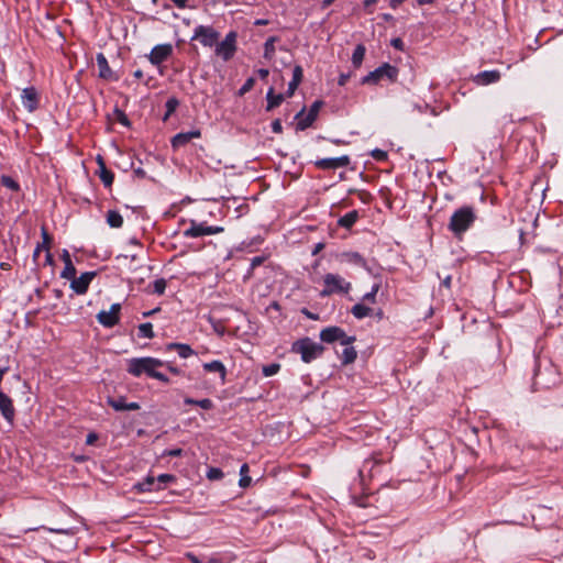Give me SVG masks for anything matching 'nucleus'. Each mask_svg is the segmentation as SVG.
Returning <instances> with one entry per match:
<instances>
[{"instance_id":"nucleus-2","label":"nucleus","mask_w":563,"mask_h":563,"mask_svg":"<svg viewBox=\"0 0 563 563\" xmlns=\"http://www.w3.org/2000/svg\"><path fill=\"white\" fill-rule=\"evenodd\" d=\"M165 366V362L155 357H133L128 361L126 372L134 376L140 377L146 375L154 378V375L158 372V368Z\"/></svg>"},{"instance_id":"nucleus-30","label":"nucleus","mask_w":563,"mask_h":563,"mask_svg":"<svg viewBox=\"0 0 563 563\" xmlns=\"http://www.w3.org/2000/svg\"><path fill=\"white\" fill-rule=\"evenodd\" d=\"M266 99H267V108H266V110L271 111L272 109L278 107L283 102L284 95L283 93H275L274 92V88H269L268 91H267V95H266Z\"/></svg>"},{"instance_id":"nucleus-49","label":"nucleus","mask_w":563,"mask_h":563,"mask_svg":"<svg viewBox=\"0 0 563 563\" xmlns=\"http://www.w3.org/2000/svg\"><path fill=\"white\" fill-rule=\"evenodd\" d=\"M115 114H117V120L124 126H129L130 125V121L126 117V114L121 111V110H115Z\"/></svg>"},{"instance_id":"nucleus-26","label":"nucleus","mask_w":563,"mask_h":563,"mask_svg":"<svg viewBox=\"0 0 563 563\" xmlns=\"http://www.w3.org/2000/svg\"><path fill=\"white\" fill-rule=\"evenodd\" d=\"M302 77H303V71H302L301 66H299V65L295 66L292 69V79L288 84V89H287V93H286L288 97H291L294 95L297 87L301 82Z\"/></svg>"},{"instance_id":"nucleus-60","label":"nucleus","mask_w":563,"mask_h":563,"mask_svg":"<svg viewBox=\"0 0 563 563\" xmlns=\"http://www.w3.org/2000/svg\"><path fill=\"white\" fill-rule=\"evenodd\" d=\"M177 8L184 9L187 5V0H170Z\"/></svg>"},{"instance_id":"nucleus-51","label":"nucleus","mask_w":563,"mask_h":563,"mask_svg":"<svg viewBox=\"0 0 563 563\" xmlns=\"http://www.w3.org/2000/svg\"><path fill=\"white\" fill-rule=\"evenodd\" d=\"M272 131L274 133H282L283 132V125L279 119H276L272 122Z\"/></svg>"},{"instance_id":"nucleus-42","label":"nucleus","mask_w":563,"mask_h":563,"mask_svg":"<svg viewBox=\"0 0 563 563\" xmlns=\"http://www.w3.org/2000/svg\"><path fill=\"white\" fill-rule=\"evenodd\" d=\"M255 84V79L250 77L245 80V82L243 84V86L239 89V96H243L245 95L246 92H249L253 86Z\"/></svg>"},{"instance_id":"nucleus-29","label":"nucleus","mask_w":563,"mask_h":563,"mask_svg":"<svg viewBox=\"0 0 563 563\" xmlns=\"http://www.w3.org/2000/svg\"><path fill=\"white\" fill-rule=\"evenodd\" d=\"M167 350L168 351H173V350L177 351L178 355L181 358H187L195 354L194 350L188 344H184V343H169L167 345Z\"/></svg>"},{"instance_id":"nucleus-7","label":"nucleus","mask_w":563,"mask_h":563,"mask_svg":"<svg viewBox=\"0 0 563 563\" xmlns=\"http://www.w3.org/2000/svg\"><path fill=\"white\" fill-rule=\"evenodd\" d=\"M219 37L220 33L212 26L197 25L191 40L199 41L206 47H212L218 43Z\"/></svg>"},{"instance_id":"nucleus-35","label":"nucleus","mask_w":563,"mask_h":563,"mask_svg":"<svg viewBox=\"0 0 563 563\" xmlns=\"http://www.w3.org/2000/svg\"><path fill=\"white\" fill-rule=\"evenodd\" d=\"M178 106H179V101L177 98H175V97L168 98L165 103L166 112L163 117V121H167L169 119V117L176 111Z\"/></svg>"},{"instance_id":"nucleus-46","label":"nucleus","mask_w":563,"mask_h":563,"mask_svg":"<svg viewBox=\"0 0 563 563\" xmlns=\"http://www.w3.org/2000/svg\"><path fill=\"white\" fill-rule=\"evenodd\" d=\"M207 477L209 479H221L223 477V472L220 468L211 467L207 473Z\"/></svg>"},{"instance_id":"nucleus-13","label":"nucleus","mask_w":563,"mask_h":563,"mask_svg":"<svg viewBox=\"0 0 563 563\" xmlns=\"http://www.w3.org/2000/svg\"><path fill=\"white\" fill-rule=\"evenodd\" d=\"M350 162L351 159L347 155H342L340 157L318 159L316 161L314 165L320 169L330 170L346 167Z\"/></svg>"},{"instance_id":"nucleus-38","label":"nucleus","mask_w":563,"mask_h":563,"mask_svg":"<svg viewBox=\"0 0 563 563\" xmlns=\"http://www.w3.org/2000/svg\"><path fill=\"white\" fill-rule=\"evenodd\" d=\"M1 185L5 188H9L12 191H19L20 185L18 181H15L12 177L8 175H2L0 178Z\"/></svg>"},{"instance_id":"nucleus-11","label":"nucleus","mask_w":563,"mask_h":563,"mask_svg":"<svg viewBox=\"0 0 563 563\" xmlns=\"http://www.w3.org/2000/svg\"><path fill=\"white\" fill-rule=\"evenodd\" d=\"M172 54H173L172 44H159L152 48V51L148 55V59L153 65L158 66L163 62L168 59Z\"/></svg>"},{"instance_id":"nucleus-43","label":"nucleus","mask_w":563,"mask_h":563,"mask_svg":"<svg viewBox=\"0 0 563 563\" xmlns=\"http://www.w3.org/2000/svg\"><path fill=\"white\" fill-rule=\"evenodd\" d=\"M280 368L279 364H269L263 367V374L268 377L275 375Z\"/></svg>"},{"instance_id":"nucleus-40","label":"nucleus","mask_w":563,"mask_h":563,"mask_svg":"<svg viewBox=\"0 0 563 563\" xmlns=\"http://www.w3.org/2000/svg\"><path fill=\"white\" fill-rule=\"evenodd\" d=\"M152 287L154 294L163 295L166 289V280L164 278H158L154 280Z\"/></svg>"},{"instance_id":"nucleus-61","label":"nucleus","mask_w":563,"mask_h":563,"mask_svg":"<svg viewBox=\"0 0 563 563\" xmlns=\"http://www.w3.org/2000/svg\"><path fill=\"white\" fill-rule=\"evenodd\" d=\"M451 280H452V277L450 275H448L446 277L443 278L442 280V286H444L445 288H451Z\"/></svg>"},{"instance_id":"nucleus-19","label":"nucleus","mask_w":563,"mask_h":563,"mask_svg":"<svg viewBox=\"0 0 563 563\" xmlns=\"http://www.w3.org/2000/svg\"><path fill=\"white\" fill-rule=\"evenodd\" d=\"M379 465H380L379 459H377L375 456L366 459L358 470V475H360L361 479L364 481L365 478L373 477L374 470L377 468Z\"/></svg>"},{"instance_id":"nucleus-25","label":"nucleus","mask_w":563,"mask_h":563,"mask_svg":"<svg viewBox=\"0 0 563 563\" xmlns=\"http://www.w3.org/2000/svg\"><path fill=\"white\" fill-rule=\"evenodd\" d=\"M202 367L208 373H218L220 375L221 382H225L227 368L222 362L214 360L212 362L205 363Z\"/></svg>"},{"instance_id":"nucleus-8","label":"nucleus","mask_w":563,"mask_h":563,"mask_svg":"<svg viewBox=\"0 0 563 563\" xmlns=\"http://www.w3.org/2000/svg\"><path fill=\"white\" fill-rule=\"evenodd\" d=\"M236 51V33L229 32L224 40L216 45V54L224 62L230 60Z\"/></svg>"},{"instance_id":"nucleus-28","label":"nucleus","mask_w":563,"mask_h":563,"mask_svg":"<svg viewBox=\"0 0 563 563\" xmlns=\"http://www.w3.org/2000/svg\"><path fill=\"white\" fill-rule=\"evenodd\" d=\"M358 218H360L358 211L352 210V211L347 212L346 214H344L343 217H341L338 220V224L341 228L351 229L356 223Z\"/></svg>"},{"instance_id":"nucleus-57","label":"nucleus","mask_w":563,"mask_h":563,"mask_svg":"<svg viewBox=\"0 0 563 563\" xmlns=\"http://www.w3.org/2000/svg\"><path fill=\"white\" fill-rule=\"evenodd\" d=\"M62 261L64 262V264L73 263L71 258H70V254H69V252L67 250H63Z\"/></svg>"},{"instance_id":"nucleus-32","label":"nucleus","mask_w":563,"mask_h":563,"mask_svg":"<svg viewBox=\"0 0 563 563\" xmlns=\"http://www.w3.org/2000/svg\"><path fill=\"white\" fill-rule=\"evenodd\" d=\"M372 312H373V309L365 306L364 303H356L351 309V313L358 320L371 316Z\"/></svg>"},{"instance_id":"nucleus-33","label":"nucleus","mask_w":563,"mask_h":563,"mask_svg":"<svg viewBox=\"0 0 563 563\" xmlns=\"http://www.w3.org/2000/svg\"><path fill=\"white\" fill-rule=\"evenodd\" d=\"M107 223L111 227V228H121L123 225V218L122 216L115 211V210H109L107 212Z\"/></svg>"},{"instance_id":"nucleus-64","label":"nucleus","mask_w":563,"mask_h":563,"mask_svg":"<svg viewBox=\"0 0 563 563\" xmlns=\"http://www.w3.org/2000/svg\"><path fill=\"white\" fill-rule=\"evenodd\" d=\"M406 0H390L389 1V5L393 8V9H396L398 5H400L402 2H405Z\"/></svg>"},{"instance_id":"nucleus-9","label":"nucleus","mask_w":563,"mask_h":563,"mask_svg":"<svg viewBox=\"0 0 563 563\" xmlns=\"http://www.w3.org/2000/svg\"><path fill=\"white\" fill-rule=\"evenodd\" d=\"M320 339L325 343H333L339 341L341 344L353 343L355 336H350L345 331L339 327H328L320 332Z\"/></svg>"},{"instance_id":"nucleus-14","label":"nucleus","mask_w":563,"mask_h":563,"mask_svg":"<svg viewBox=\"0 0 563 563\" xmlns=\"http://www.w3.org/2000/svg\"><path fill=\"white\" fill-rule=\"evenodd\" d=\"M22 106L29 111L33 112L38 108L40 97L34 87H26L21 93Z\"/></svg>"},{"instance_id":"nucleus-6","label":"nucleus","mask_w":563,"mask_h":563,"mask_svg":"<svg viewBox=\"0 0 563 563\" xmlns=\"http://www.w3.org/2000/svg\"><path fill=\"white\" fill-rule=\"evenodd\" d=\"M224 231L220 225H208L206 222L190 221V227L184 231L185 238H199L203 235L219 234Z\"/></svg>"},{"instance_id":"nucleus-18","label":"nucleus","mask_w":563,"mask_h":563,"mask_svg":"<svg viewBox=\"0 0 563 563\" xmlns=\"http://www.w3.org/2000/svg\"><path fill=\"white\" fill-rule=\"evenodd\" d=\"M500 77L501 74L499 70H484L478 73L473 80L479 86H486L499 81Z\"/></svg>"},{"instance_id":"nucleus-22","label":"nucleus","mask_w":563,"mask_h":563,"mask_svg":"<svg viewBox=\"0 0 563 563\" xmlns=\"http://www.w3.org/2000/svg\"><path fill=\"white\" fill-rule=\"evenodd\" d=\"M96 60H97L100 78L107 79V80L117 79V77L113 76V73L108 64V60L102 53L97 54Z\"/></svg>"},{"instance_id":"nucleus-59","label":"nucleus","mask_w":563,"mask_h":563,"mask_svg":"<svg viewBox=\"0 0 563 563\" xmlns=\"http://www.w3.org/2000/svg\"><path fill=\"white\" fill-rule=\"evenodd\" d=\"M349 78H350L349 74H341L339 77V85L344 86L347 82Z\"/></svg>"},{"instance_id":"nucleus-52","label":"nucleus","mask_w":563,"mask_h":563,"mask_svg":"<svg viewBox=\"0 0 563 563\" xmlns=\"http://www.w3.org/2000/svg\"><path fill=\"white\" fill-rule=\"evenodd\" d=\"M363 301H367L369 303H375L376 302V295L368 291L366 292L363 298H362Z\"/></svg>"},{"instance_id":"nucleus-39","label":"nucleus","mask_w":563,"mask_h":563,"mask_svg":"<svg viewBox=\"0 0 563 563\" xmlns=\"http://www.w3.org/2000/svg\"><path fill=\"white\" fill-rule=\"evenodd\" d=\"M64 269L60 273V277L64 279L71 280L76 276V268L73 263L64 264Z\"/></svg>"},{"instance_id":"nucleus-4","label":"nucleus","mask_w":563,"mask_h":563,"mask_svg":"<svg viewBox=\"0 0 563 563\" xmlns=\"http://www.w3.org/2000/svg\"><path fill=\"white\" fill-rule=\"evenodd\" d=\"M324 288L321 290V297H328L333 294H346L351 289V283L346 282L338 274H325L323 277Z\"/></svg>"},{"instance_id":"nucleus-56","label":"nucleus","mask_w":563,"mask_h":563,"mask_svg":"<svg viewBox=\"0 0 563 563\" xmlns=\"http://www.w3.org/2000/svg\"><path fill=\"white\" fill-rule=\"evenodd\" d=\"M391 45L397 48V49H402L404 47V42L401 38L397 37V38H394L391 40Z\"/></svg>"},{"instance_id":"nucleus-21","label":"nucleus","mask_w":563,"mask_h":563,"mask_svg":"<svg viewBox=\"0 0 563 563\" xmlns=\"http://www.w3.org/2000/svg\"><path fill=\"white\" fill-rule=\"evenodd\" d=\"M108 404L115 411H134L140 409V405L137 402H126L124 397L119 398H108Z\"/></svg>"},{"instance_id":"nucleus-62","label":"nucleus","mask_w":563,"mask_h":563,"mask_svg":"<svg viewBox=\"0 0 563 563\" xmlns=\"http://www.w3.org/2000/svg\"><path fill=\"white\" fill-rule=\"evenodd\" d=\"M377 2V0H364V8L368 10L369 13H372V10L369 8L374 5Z\"/></svg>"},{"instance_id":"nucleus-37","label":"nucleus","mask_w":563,"mask_h":563,"mask_svg":"<svg viewBox=\"0 0 563 563\" xmlns=\"http://www.w3.org/2000/svg\"><path fill=\"white\" fill-rule=\"evenodd\" d=\"M137 329L139 336L141 338L153 339L155 335L153 331V325L150 322L141 323Z\"/></svg>"},{"instance_id":"nucleus-10","label":"nucleus","mask_w":563,"mask_h":563,"mask_svg":"<svg viewBox=\"0 0 563 563\" xmlns=\"http://www.w3.org/2000/svg\"><path fill=\"white\" fill-rule=\"evenodd\" d=\"M120 303H112L109 311L101 310L97 314L98 322L104 328H113L120 321Z\"/></svg>"},{"instance_id":"nucleus-34","label":"nucleus","mask_w":563,"mask_h":563,"mask_svg":"<svg viewBox=\"0 0 563 563\" xmlns=\"http://www.w3.org/2000/svg\"><path fill=\"white\" fill-rule=\"evenodd\" d=\"M365 46L362 44L356 45L354 52L352 54V64L354 67L358 68L362 65V62L365 56Z\"/></svg>"},{"instance_id":"nucleus-3","label":"nucleus","mask_w":563,"mask_h":563,"mask_svg":"<svg viewBox=\"0 0 563 563\" xmlns=\"http://www.w3.org/2000/svg\"><path fill=\"white\" fill-rule=\"evenodd\" d=\"M292 352L300 354L305 363L318 358L322 355L324 347L322 344L312 341L310 338H303L296 341L291 347Z\"/></svg>"},{"instance_id":"nucleus-16","label":"nucleus","mask_w":563,"mask_h":563,"mask_svg":"<svg viewBox=\"0 0 563 563\" xmlns=\"http://www.w3.org/2000/svg\"><path fill=\"white\" fill-rule=\"evenodd\" d=\"M321 106H322V101H320V100L314 101L311 104L308 113L302 119H300L298 121L297 129L300 131L308 129L317 119V115L319 113Z\"/></svg>"},{"instance_id":"nucleus-27","label":"nucleus","mask_w":563,"mask_h":563,"mask_svg":"<svg viewBox=\"0 0 563 563\" xmlns=\"http://www.w3.org/2000/svg\"><path fill=\"white\" fill-rule=\"evenodd\" d=\"M41 234H42V243H38L37 246L35 247L34 252H33V258L34 261L37 260L40 253L44 250V251H49V247H51V243H52V238L51 235L48 234L47 230L43 227L42 230H41Z\"/></svg>"},{"instance_id":"nucleus-55","label":"nucleus","mask_w":563,"mask_h":563,"mask_svg":"<svg viewBox=\"0 0 563 563\" xmlns=\"http://www.w3.org/2000/svg\"><path fill=\"white\" fill-rule=\"evenodd\" d=\"M97 439H98V435H97L96 433L91 432V433H89V434L87 435V438H86V443H87L88 445H91V444H93V443L97 441Z\"/></svg>"},{"instance_id":"nucleus-31","label":"nucleus","mask_w":563,"mask_h":563,"mask_svg":"<svg viewBox=\"0 0 563 563\" xmlns=\"http://www.w3.org/2000/svg\"><path fill=\"white\" fill-rule=\"evenodd\" d=\"M137 488L141 492H154L162 489V486L157 485L156 477L147 476L144 481L137 484Z\"/></svg>"},{"instance_id":"nucleus-23","label":"nucleus","mask_w":563,"mask_h":563,"mask_svg":"<svg viewBox=\"0 0 563 563\" xmlns=\"http://www.w3.org/2000/svg\"><path fill=\"white\" fill-rule=\"evenodd\" d=\"M97 161L99 164V178L106 187H110L113 183L114 174L106 167V164L101 156H98Z\"/></svg>"},{"instance_id":"nucleus-58","label":"nucleus","mask_w":563,"mask_h":563,"mask_svg":"<svg viewBox=\"0 0 563 563\" xmlns=\"http://www.w3.org/2000/svg\"><path fill=\"white\" fill-rule=\"evenodd\" d=\"M257 75L260 76L261 79H266L269 75V71L266 68H260L257 70Z\"/></svg>"},{"instance_id":"nucleus-48","label":"nucleus","mask_w":563,"mask_h":563,"mask_svg":"<svg viewBox=\"0 0 563 563\" xmlns=\"http://www.w3.org/2000/svg\"><path fill=\"white\" fill-rule=\"evenodd\" d=\"M196 406H198L205 410H211L213 408V402L209 398H203V399L197 400Z\"/></svg>"},{"instance_id":"nucleus-20","label":"nucleus","mask_w":563,"mask_h":563,"mask_svg":"<svg viewBox=\"0 0 563 563\" xmlns=\"http://www.w3.org/2000/svg\"><path fill=\"white\" fill-rule=\"evenodd\" d=\"M339 256L341 262L353 264L364 268L367 267L366 260L358 252L346 251L342 252Z\"/></svg>"},{"instance_id":"nucleus-45","label":"nucleus","mask_w":563,"mask_h":563,"mask_svg":"<svg viewBox=\"0 0 563 563\" xmlns=\"http://www.w3.org/2000/svg\"><path fill=\"white\" fill-rule=\"evenodd\" d=\"M372 157L378 162H383L385 159H387V152L380 150V148H375L372 151L371 153Z\"/></svg>"},{"instance_id":"nucleus-50","label":"nucleus","mask_w":563,"mask_h":563,"mask_svg":"<svg viewBox=\"0 0 563 563\" xmlns=\"http://www.w3.org/2000/svg\"><path fill=\"white\" fill-rule=\"evenodd\" d=\"M181 454H183V450L177 448V449H170V450L164 451L163 456L176 457V456H180Z\"/></svg>"},{"instance_id":"nucleus-15","label":"nucleus","mask_w":563,"mask_h":563,"mask_svg":"<svg viewBox=\"0 0 563 563\" xmlns=\"http://www.w3.org/2000/svg\"><path fill=\"white\" fill-rule=\"evenodd\" d=\"M201 137V131L199 129L191 130L188 132H180L173 136L170 143L173 148H179L185 146L194 139Z\"/></svg>"},{"instance_id":"nucleus-1","label":"nucleus","mask_w":563,"mask_h":563,"mask_svg":"<svg viewBox=\"0 0 563 563\" xmlns=\"http://www.w3.org/2000/svg\"><path fill=\"white\" fill-rule=\"evenodd\" d=\"M476 218V212L473 207L463 206L452 213L448 229L455 238L461 239L464 233L474 224Z\"/></svg>"},{"instance_id":"nucleus-41","label":"nucleus","mask_w":563,"mask_h":563,"mask_svg":"<svg viewBox=\"0 0 563 563\" xmlns=\"http://www.w3.org/2000/svg\"><path fill=\"white\" fill-rule=\"evenodd\" d=\"M264 49H265L264 57L265 58H271L272 55L274 54V51H275V48H274V38L273 37L268 38L265 42Z\"/></svg>"},{"instance_id":"nucleus-17","label":"nucleus","mask_w":563,"mask_h":563,"mask_svg":"<svg viewBox=\"0 0 563 563\" xmlns=\"http://www.w3.org/2000/svg\"><path fill=\"white\" fill-rule=\"evenodd\" d=\"M0 411L8 422H12L15 416L12 399L0 390Z\"/></svg>"},{"instance_id":"nucleus-36","label":"nucleus","mask_w":563,"mask_h":563,"mask_svg":"<svg viewBox=\"0 0 563 563\" xmlns=\"http://www.w3.org/2000/svg\"><path fill=\"white\" fill-rule=\"evenodd\" d=\"M247 474H249V465L246 463H244V464H242V466L240 468L241 478L239 481V485L242 488H246L251 485L252 478Z\"/></svg>"},{"instance_id":"nucleus-53","label":"nucleus","mask_w":563,"mask_h":563,"mask_svg":"<svg viewBox=\"0 0 563 563\" xmlns=\"http://www.w3.org/2000/svg\"><path fill=\"white\" fill-rule=\"evenodd\" d=\"M154 378L165 384L169 383V378L159 371L154 375Z\"/></svg>"},{"instance_id":"nucleus-54","label":"nucleus","mask_w":563,"mask_h":563,"mask_svg":"<svg viewBox=\"0 0 563 563\" xmlns=\"http://www.w3.org/2000/svg\"><path fill=\"white\" fill-rule=\"evenodd\" d=\"M51 532L59 533V534H69L71 532L70 529H64V528H49Z\"/></svg>"},{"instance_id":"nucleus-63","label":"nucleus","mask_w":563,"mask_h":563,"mask_svg":"<svg viewBox=\"0 0 563 563\" xmlns=\"http://www.w3.org/2000/svg\"><path fill=\"white\" fill-rule=\"evenodd\" d=\"M165 365L167 366V368H168V371H169L170 373H173V374H175V375L180 374V369H179V368H177V367H175V366H173V365H170V364H166V363H165Z\"/></svg>"},{"instance_id":"nucleus-47","label":"nucleus","mask_w":563,"mask_h":563,"mask_svg":"<svg viewBox=\"0 0 563 563\" xmlns=\"http://www.w3.org/2000/svg\"><path fill=\"white\" fill-rule=\"evenodd\" d=\"M264 261H265L264 256H255V257H253L252 261H251V266H250V271H249L247 275L250 276L257 266H260V265H262L264 263Z\"/></svg>"},{"instance_id":"nucleus-12","label":"nucleus","mask_w":563,"mask_h":563,"mask_svg":"<svg viewBox=\"0 0 563 563\" xmlns=\"http://www.w3.org/2000/svg\"><path fill=\"white\" fill-rule=\"evenodd\" d=\"M96 275V272H85L79 277L75 276L74 279H71L70 288L77 295H85Z\"/></svg>"},{"instance_id":"nucleus-24","label":"nucleus","mask_w":563,"mask_h":563,"mask_svg":"<svg viewBox=\"0 0 563 563\" xmlns=\"http://www.w3.org/2000/svg\"><path fill=\"white\" fill-rule=\"evenodd\" d=\"M351 344L352 343L342 344V351H336L343 365L353 363L357 356L356 350Z\"/></svg>"},{"instance_id":"nucleus-5","label":"nucleus","mask_w":563,"mask_h":563,"mask_svg":"<svg viewBox=\"0 0 563 563\" xmlns=\"http://www.w3.org/2000/svg\"><path fill=\"white\" fill-rule=\"evenodd\" d=\"M398 76V69L385 63L382 66L377 67L375 70L369 71L366 76H364L361 80L363 85H375L378 84L383 79H388L390 81H395Z\"/></svg>"},{"instance_id":"nucleus-44","label":"nucleus","mask_w":563,"mask_h":563,"mask_svg":"<svg viewBox=\"0 0 563 563\" xmlns=\"http://www.w3.org/2000/svg\"><path fill=\"white\" fill-rule=\"evenodd\" d=\"M157 485H161L162 488L169 482L175 481V476L170 474H161L158 477H156Z\"/></svg>"}]
</instances>
